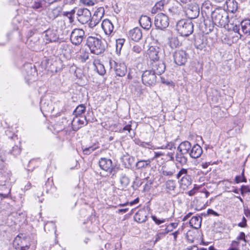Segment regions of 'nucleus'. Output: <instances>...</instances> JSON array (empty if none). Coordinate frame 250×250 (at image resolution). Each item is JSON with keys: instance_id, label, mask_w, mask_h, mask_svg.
Listing matches in <instances>:
<instances>
[{"instance_id": "obj_52", "label": "nucleus", "mask_w": 250, "mask_h": 250, "mask_svg": "<svg viewBox=\"0 0 250 250\" xmlns=\"http://www.w3.org/2000/svg\"><path fill=\"white\" fill-rule=\"evenodd\" d=\"M83 149V152L84 154L89 155L96 149V147L89 146Z\"/></svg>"}, {"instance_id": "obj_4", "label": "nucleus", "mask_w": 250, "mask_h": 250, "mask_svg": "<svg viewBox=\"0 0 250 250\" xmlns=\"http://www.w3.org/2000/svg\"><path fill=\"white\" fill-rule=\"evenodd\" d=\"M121 19L117 17H113L112 20L104 19L102 24V27L106 35H110L113 32L114 25L120 26Z\"/></svg>"}, {"instance_id": "obj_3", "label": "nucleus", "mask_w": 250, "mask_h": 250, "mask_svg": "<svg viewBox=\"0 0 250 250\" xmlns=\"http://www.w3.org/2000/svg\"><path fill=\"white\" fill-rule=\"evenodd\" d=\"M197 17H191L190 19H182L179 21L176 25V28L178 33L182 36H188L193 31V25L191 20Z\"/></svg>"}, {"instance_id": "obj_38", "label": "nucleus", "mask_w": 250, "mask_h": 250, "mask_svg": "<svg viewBox=\"0 0 250 250\" xmlns=\"http://www.w3.org/2000/svg\"><path fill=\"white\" fill-rule=\"evenodd\" d=\"M169 44L171 48H174L179 45L180 42L177 38L172 37L169 39Z\"/></svg>"}, {"instance_id": "obj_56", "label": "nucleus", "mask_w": 250, "mask_h": 250, "mask_svg": "<svg viewBox=\"0 0 250 250\" xmlns=\"http://www.w3.org/2000/svg\"><path fill=\"white\" fill-rule=\"evenodd\" d=\"M152 183H153V182L152 180H148L147 181L146 183L144 186V191H148L150 189Z\"/></svg>"}, {"instance_id": "obj_60", "label": "nucleus", "mask_w": 250, "mask_h": 250, "mask_svg": "<svg viewBox=\"0 0 250 250\" xmlns=\"http://www.w3.org/2000/svg\"><path fill=\"white\" fill-rule=\"evenodd\" d=\"M143 182L141 181V180L138 176H136L135 180L133 182V185L136 186L137 187H140Z\"/></svg>"}, {"instance_id": "obj_15", "label": "nucleus", "mask_w": 250, "mask_h": 250, "mask_svg": "<svg viewBox=\"0 0 250 250\" xmlns=\"http://www.w3.org/2000/svg\"><path fill=\"white\" fill-rule=\"evenodd\" d=\"M207 44V39L206 37L201 35L195 36L194 45L196 48L200 50L204 49Z\"/></svg>"}, {"instance_id": "obj_40", "label": "nucleus", "mask_w": 250, "mask_h": 250, "mask_svg": "<svg viewBox=\"0 0 250 250\" xmlns=\"http://www.w3.org/2000/svg\"><path fill=\"white\" fill-rule=\"evenodd\" d=\"M235 182L237 184L240 182H247V179L244 175V169L242 170L241 175H237L235 177Z\"/></svg>"}, {"instance_id": "obj_1", "label": "nucleus", "mask_w": 250, "mask_h": 250, "mask_svg": "<svg viewBox=\"0 0 250 250\" xmlns=\"http://www.w3.org/2000/svg\"><path fill=\"white\" fill-rule=\"evenodd\" d=\"M73 17H67L65 20H61L53 22V24L47 29H45L44 26L41 25V27H38L35 25L36 30L42 33H45V39L49 42H55L59 39V33L57 28L60 29L62 31V35H67L72 28L71 24L73 22Z\"/></svg>"}, {"instance_id": "obj_16", "label": "nucleus", "mask_w": 250, "mask_h": 250, "mask_svg": "<svg viewBox=\"0 0 250 250\" xmlns=\"http://www.w3.org/2000/svg\"><path fill=\"white\" fill-rule=\"evenodd\" d=\"M154 24L159 29L167 28L169 24L168 17H155Z\"/></svg>"}, {"instance_id": "obj_24", "label": "nucleus", "mask_w": 250, "mask_h": 250, "mask_svg": "<svg viewBox=\"0 0 250 250\" xmlns=\"http://www.w3.org/2000/svg\"><path fill=\"white\" fill-rule=\"evenodd\" d=\"M41 111L49 112L53 110L52 102L49 100L42 99L40 102Z\"/></svg>"}, {"instance_id": "obj_34", "label": "nucleus", "mask_w": 250, "mask_h": 250, "mask_svg": "<svg viewBox=\"0 0 250 250\" xmlns=\"http://www.w3.org/2000/svg\"><path fill=\"white\" fill-rule=\"evenodd\" d=\"M98 17H86L88 18L89 26L91 28H93L97 25L101 20L102 17L98 18Z\"/></svg>"}, {"instance_id": "obj_23", "label": "nucleus", "mask_w": 250, "mask_h": 250, "mask_svg": "<svg viewBox=\"0 0 250 250\" xmlns=\"http://www.w3.org/2000/svg\"><path fill=\"white\" fill-rule=\"evenodd\" d=\"M165 3V0H161L157 2L152 8V14H157L158 16L160 15H161L162 16H166L165 14L161 12L162 10L164 8Z\"/></svg>"}, {"instance_id": "obj_27", "label": "nucleus", "mask_w": 250, "mask_h": 250, "mask_svg": "<svg viewBox=\"0 0 250 250\" xmlns=\"http://www.w3.org/2000/svg\"><path fill=\"white\" fill-rule=\"evenodd\" d=\"M228 12L234 13L237 9V2L234 0H229L226 2Z\"/></svg>"}, {"instance_id": "obj_31", "label": "nucleus", "mask_w": 250, "mask_h": 250, "mask_svg": "<svg viewBox=\"0 0 250 250\" xmlns=\"http://www.w3.org/2000/svg\"><path fill=\"white\" fill-rule=\"evenodd\" d=\"M241 28L243 32L245 34H250V20H243L241 22Z\"/></svg>"}, {"instance_id": "obj_7", "label": "nucleus", "mask_w": 250, "mask_h": 250, "mask_svg": "<svg viewBox=\"0 0 250 250\" xmlns=\"http://www.w3.org/2000/svg\"><path fill=\"white\" fill-rule=\"evenodd\" d=\"M109 65L111 68H114L115 73L118 76L123 77L127 72V66L124 62H117L114 60H110Z\"/></svg>"}, {"instance_id": "obj_53", "label": "nucleus", "mask_w": 250, "mask_h": 250, "mask_svg": "<svg viewBox=\"0 0 250 250\" xmlns=\"http://www.w3.org/2000/svg\"><path fill=\"white\" fill-rule=\"evenodd\" d=\"M241 194L244 195L245 193L250 192V187L248 186L243 185L240 188Z\"/></svg>"}, {"instance_id": "obj_12", "label": "nucleus", "mask_w": 250, "mask_h": 250, "mask_svg": "<svg viewBox=\"0 0 250 250\" xmlns=\"http://www.w3.org/2000/svg\"><path fill=\"white\" fill-rule=\"evenodd\" d=\"M151 70L156 73L158 75H160L165 72L166 65L161 60L150 62L149 64Z\"/></svg>"}, {"instance_id": "obj_35", "label": "nucleus", "mask_w": 250, "mask_h": 250, "mask_svg": "<svg viewBox=\"0 0 250 250\" xmlns=\"http://www.w3.org/2000/svg\"><path fill=\"white\" fill-rule=\"evenodd\" d=\"M219 19H217V17H215V20H219V24L221 26L226 27V25H228L229 22V17H219Z\"/></svg>"}, {"instance_id": "obj_19", "label": "nucleus", "mask_w": 250, "mask_h": 250, "mask_svg": "<svg viewBox=\"0 0 250 250\" xmlns=\"http://www.w3.org/2000/svg\"><path fill=\"white\" fill-rule=\"evenodd\" d=\"M129 38L135 42H138L142 37V33L140 28L135 27L130 30L128 32Z\"/></svg>"}, {"instance_id": "obj_43", "label": "nucleus", "mask_w": 250, "mask_h": 250, "mask_svg": "<svg viewBox=\"0 0 250 250\" xmlns=\"http://www.w3.org/2000/svg\"><path fill=\"white\" fill-rule=\"evenodd\" d=\"M125 42V40L124 39H119L116 40V51L117 52L121 51Z\"/></svg>"}, {"instance_id": "obj_32", "label": "nucleus", "mask_w": 250, "mask_h": 250, "mask_svg": "<svg viewBox=\"0 0 250 250\" xmlns=\"http://www.w3.org/2000/svg\"><path fill=\"white\" fill-rule=\"evenodd\" d=\"M120 183L123 188H126L130 183L129 178L125 174L122 173L120 177Z\"/></svg>"}, {"instance_id": "obj_62", "label": "nucleus", "mask_w": 250, "mask_h": 250, "mask_svg": "<svg viewBox=\"0 0 250 250\" xmlns=\"http://www.w3.org/2000/svg\"><path fill=\"white\" fill-rule=\"evenodd\" d=\"M239 26H237L236 25H235V26H234L233 27V32H230V33H237L239 34V37H241L242 35H241V34L239 32Z\"/></svg>"}, {"instance_id": "obj_59", "label": "nucleus", "mask_w": 250, "mask_h": 250, "mask_svg": "<svg viewBox=\"0 0 250 250\" xmlns=\"http://www.w3.org/2000/svg\"><path fill=\"white\" fill-rule=\"evenodd\" d=\"M80 2L88 6H92L94 4V2L91 0H80Z\"/></svg>"}, {"instance_id": "obj_44", "label": "nucleus", "mask_w": 250, "mask_h": 250, "mask_svg": "<svg viewBox=\"0 0 250 250\" xmlns=\"http://www.w3.org/2000/svg\"><path fill=\"white\" fill-rule=\"evenodd\" d=\"M240 242L237 240L233 241L229 250H240Z\"/></svg>"}, {"instance_id": "obj_25", "label": "nucleus", "mask_w": 250, "mask_h": 250, "mask_svg": "<svg viewBox=\"0 0 250 250\" xmlns=\"http://www.w3.org/2000/svg\"><path fill=\"white\" fill-rule=\"evenodd\" d=\"M191 148V144L188 141H184L182 142L179 145L177 150L180 152L187 154H188Z\"/></svg>"}, {"instance_id": "obj_36", "label": "nucleus", "mask_w": 250, "mask_h": 250, "mask_svg": "<svg viewBox=\"0 0 250 250\" xmlns=\"http://www.w3.org/2000/svg\"><path fill=\"white\" fill-rule=\"evenodd\" d=\"M180 184L186 187L190 185L191 184V180L190 176L188 175L185 176H183L180 179Z\"/></svg>"}, {"instance_id": "obj_47", "label": "nucleus", "mask_w": 250, "mask_h": 250, "mask_svg": "<svg viewBox=\"0 0 250 250\" xmlns=\"http://www.w3.org/2000/svg\"><path fill=\"white\" fill-rule=\"evenodd\" d=\"M188 169L186 168H182L180 169V170L178 172V173L176 175V178L177 179H179L180 177H182L183 176H185L188 175Z\"/></svg>"}, {"instance_id": "obj_28", "label": "nucleus", "mask_w": 250, "mask_h": 250, "mask_svg": "<svg viewBox=\"0 0 250 250\" xmlns=\"http://www.w3.org/2000/svg\"><path fill=\"white\" fill-rule=\"evenodd\" d=\"M201 218L197 216H193L189 221L190 226L193 228L198 229L201 226Z\"/></svg>"}, {"instance_id": "obj_10", "label": "nucleus", "mask_w": 250, "mask_h": 250, "mask_svg": "<svg viewBox=\"0 0 250 250\" xmlns=\"http://www.w3.org/2000/svg\"><path fill=\"white\" fill-rule=\"evenodd\" d=\"M200 21V26L204 28V32L208 34L213 30L214 27L213 17H201Z\"/></svg>"}, {"instance_id": "obj_58", "label": "nucleus", "mask_w": 250, "mask_h": 250, "mask_svg": "<svg viewBox=\"0 0 250 250\" xmlns=\"http://www.w3.org/2000/svg\"><path fill=\"white\" fill-rule=\"evenodd\" d=\"M174 145L173 143L170 142L167 144V145H163L161 146V149H172V148L174 147Z\"/></svg>"}, {"instance_id": "obj_45", "label": "nucleus", "mask_w": 250, "mask_h": 250, "mask_svg": "<svg viewBox=\"0 0 250 250\" xmlns=\"http://www.w3.org/2000/svg\"><path fill=\"white\" fill-rule=\"evenodd\" d=\"M96 67L97 72L100 75H104L105 73V69L103 64L101 63H98Z\"/></svg>"}, {"instance_id": "obj_26", "label": "nucleus", "mask_w": 250, "mask_h": 250, "mask_svg": "<svg viewBox=\"0 0 250 250\" xmlns=\"http://www.w3.org/2000/svg\"><path fill=\"white\" fill-rule=\"evenodd\" d=\"M151 20L150 17H140L139 21L143 28L148 29L151 26Z\"/></svg>"}, {"instance_id": "obj_57", "label": "nucleus", "mask_w": 250, "mask_h": 250, "mask_svg": "<svg viewBox=\"0 0 250 250\" xmlns=\"http://www.w3.org/2000/svg\"><path fill=\"white\" fill-rule=\"evenodd\" d=\"M247 222V219L243 216L242 221L238 224V226L241 228H246L248 226Z\"/></svg>"}, {"instance_id": "obj_54", "label": "nucleus", "mask_w": 250, "mask_h": 250, "mask_svg": "<svg viewBox=\"0 0 250 250\" xmlns=\"http://www.w3.org/2000/svg\"><path fill=\"white\" fill-rule=\"evenodd\" d=\"M140 146H142V147H145V148H147L148 149H153V146L150 142H145L142 141Z\"/></svg>"}, {"instance_id": "obj_41", "label": "nucleus", "mask_w": 250, "mask_h": 250, "mask_svg": "<svg viewBox=\"0 0 250 250\" xmlns=\"http://www.w3.org/2000/svg\"><path fill=\"white\" fill-rule=\"evenodd\" d=\"M188 10L192 12V13H189L188 14H193L195 16H199V7L197 5L194 4L192 6H190L188 8Z\"/></svg>"}, {"instance_id": "obj_61", "label": "nucleus", "mask_w": 250, "mask_h": 250, "mask_svg": "<svg viewBox=\"0 0 250 250\" xmlns=\"http://www.w3.org/2000/svg\"><path fill=\"white\" fill-rule=\"evenodd\" d=\"M139 198H137L136 199L134 200L133 201L130 202V203L127 202L125 204H120V206H125V205H128V204H129L130 206H132L134 204L138 203L139 202Z\"/></svg>"}, {"instance_id": "obj_37", "label": "nucleus", "mask_w": 250, "mask_h": 250, "mask_svg": "<svg viewBox=\"0 0 250 250\" xmlns=\"http://www.w3.org/2000/svg\"><path fill=\"white\" fill-rule=\"evenodd\" d=\"M89 58V53L83 49L80 50V55L79 59L82 62H85Z\"/></svg>"}, {"instance_id": "obj_29", "label": "nucleus", "mask_w": 250, "mask_h": 250, "mask_svg": "<svg viewBox=\"0 0 250 250\" xmlns=\"http://www.w3.org/2000/svg\"><path fill=\"white\" fill-rule=\"evenodd\" d=\"M151 160L147 159L146 160H139L136 164V167L137 169H142L146 168L150 166Z\"/></svg>"}, {"instance_id": "obj_30", "label": "nucleus", "mask_w": 250, "mask_h": 250, "mask_svg": "<svg viewBox=\"0 0 250 250\" xmlns=\"http://www.w3.org/2000/svg\"><path fill=\"white\" fill-rule=\"evenodd\" d=\"M166 188L167 192L170 193L171 191H174L176 188V182L174 180H168L165 182Z\"/></svg>"}, {"instance_id": "obj_21", "label": "nucleus", "mask_w": 250, "mask_h": 250, "mask_svg": "<svg viewBox=\"0 0 250 250\" xmlns=\"http://www.w3.org/2000/svg\"><path fill=\"white\" fill-rule=\"evenodd\" d=\"M26 75L25 79L27 80H35V78L37 75V72L36 68L32 67L31 64H27L25 66Z\"/></svg>"}, {"instance_id": "obj_6", "label": "nucleus", "mask_w": 250, "mask_h": 250, "mask_svg": "<svg viewBox=\"0 0 250 250\" xmlns=\"http://www.w3.org/2000/svg\"><path fill=\"white\" fill-rule=\"evenodd\" d=\"M99 165L102 169L109 173L112 176L115 175L117 171L111 160L104 157L101 158L99 161Z\"/></svg>"}, {"instance_id": "obj_8", "label": "nucleus", "mask_w": 250, "mask_h": 250, "mask_svg": "<svg viewBox=\"0 0 250 250\" xmlns=\"http://www.w3.org/2000/svg\"><path fill=\"white\" fill-rule=\"evenodd\" d=\"M85 35V32L83 29L75 28L71 32L70 39L72 44L75 45H80Z\"/></svg>"}, {"instance_id": "obj_18", "label": "nucleus", "mask_w": 250, "mask_h": 250, "mask_svg": "<svg viewBox=\"0 0 250 250\" xmlns=\"http://www.w3.org/2000/svg\"><path fill=\"white\" fill-rule=\"evenodd\" d=\"M147 214L148 213L145 208L140 209L135 213L134 219L138 223H144L147 220Z\"/></svg>"}, {"instance_id": "obj_13", "label": "nucleus", "mask_w": 250, "mask_h": 250, "mask_svg": "<svg viewBox=\"0 0 250 250\" xmlns=\"http://www.w3.org/2000/svg\"><path fill=\"white\" fill-rule=\"evenodd\" d=\"M147 55L150 62L160 60L162 55L161 49L157 46H151L147 50Z\"/></svg>"}, {"instance_id": "obj_14", "label": "nucleus", "mask_w": 250, "mask_h": 250, "mask_svg": "<svg viewBox=\"0 0 250 250\" xmlns=\"http://www.w3.org/2000/svg\"><path fill=\"white\" fill-rule=\"evenodd\" d=\"M240 39L237 33H229L228 35H223L221 37L223 43L231 45L232 43H236Z\"/></svg>"}, {"instance_id": "obj_64", "label": "nucleus", "mask_w": 250, "mask_h": 250, "mask_svg": "<svg viewBox=\"0 0 250 250\" xmlns=\"http://www.w3.org/2000/svg\"><path fill=\"white\" fill-rule=\"evenodd\" d=\"M85 17H78V21L81 22L82 24L86 23L88 21V18H87L85 20H84L83 19Z\"/></svg>"}, {"instance_id": "obj_39", "label": "nucleus", "mask_w": 250, "mask_h": 250, "mask_svg": "<svg viewBox=\"0 0 250 250\" xmlns=\"http://www.w3.org/2000/svg\"><path fill=\"white\" fill-rule=\"evenodd\" d=\"M249 236V234L246 235L244 232H240L239 235L237 236L236 240L238 241H243L245 242L246 243L248 241V238Z\"/></svg>"}, {"instance_id": "obj_50", "label": "nucleus", "mask_w": 250, "mask_h": 250, "mask_svg": "<svg viewBox=\"0 0 250 250\" xmlns=\"http://www.w3.org/2000/svg\"><path fill=\"white\" fill-rule=\"evenodd\" d=\"M104 7H100L97 8L93 16H104Z\"/></svg>"}, {"instance_id": "obj_17", "label": "nucleus", "mask_w": 250, "mask_h": 250, "mask_svg": "<svg viewBox=\"0 0 250 250\" xmlns=\"http://www.w3.org/2000/svg\"><path fill=\"white\" fill-rule=\"evenodd\" d=\"M186 154L178 151L176 152L175 155V162L177 168L179 166L183 167L187 165L188 158L185 156Z\"/></svg>"}, {"instance_id": "obj_46", "label": "nucleus", "mask_w": 250, "mask_h": 250, "mask_svg": "<svg viewBox=\"0 0 250 250\" xmlns=\"http://www.w3.org/2000/svg\"><path fill=\"white\" fill-rule=\"evenodd\" d=\"M31 7L38 11H41L42 9V7L40 1H35L32 4Z\"/></svg>"}, {"instance_id": "obj_55", "label": "nucleus", "mask_w": 250, "mask_h": 250, "mask_svg": "<svg viewBox=\"0 0 250 250\" xmlns=\"http://www.w3.org/2000/svg\"><path fill=\"white\" fill-rule=\"evenodd\" d=\"M151 218L152 219V220L155 222V224L159 225H160L164 222H165L166 221V219H158L157 217L155 216V215H152L151 216Z\"/></svg>"}, {"instance_id": "obj_42", "label": "nucleus", "mask_w": 250, "mask_h": 250, "mask_svg": "<svg viewBox=\"0 0 250 250\" xmlns=\"http://www.w3.org/2000/svg\"><path fill=\"white\" fill-rule=\"evenodd\" d=\"M178 226V223L174 222V223H171L168 225H167L165 229V233H168L169 232L172 231L173 229H175Z\"/></svg>"}, {"instance_id": "obj_63", "label": "nucleus", "mask_w": 250, "mask_h": 250, "mask_svg": "<svg viewBox=\"0 0 250 250\" xmlns=\"http://www.w3.org/2000/svg\"><path fill=\"white\" fill-rule=\"evenodd\" d=\"M207 213L208 215H213L215 216H218L219 215V214L217 212H216V211H214L213 209H210V208L208 209Z\"/></svg>"}, {"instance_id": "obj_5", "label": "nucleus", "mask_w": 250, "mask_h": 250, "mask_svg": "<svg viewBox=\"0 0 250 250\" xmlns=\"http://www.w3.org/2000/svg\"><path fill=\"white\" fill-rule=\"evenodd\" d=\"M157 74L152 70H146L142 75L143 83L147 86H153L156 84Z\"/></svg>"}, {"instance_id": "obj_33", "label": "nucleus", "mask_w": 250, "mask_h": 250, "mask_svg": "<svg viewBox=\"0 0 250 250\" xmlns=\"http://www.w3.org/2000/svg\"><path fill=\"white\" fill-rule=\"evenodd\" d=\"M85 106L84 104H81L77 106L76 109L73 111V115L77 117L81 116L83 113L85 111Z\"/></svg>"}, {"instance_id": "obj_9", "label": "nucleus", "mask_w": 250, "mask_h": 250, "mask_svg": "<svg viewBox=\"0 0 250 250\" xmlns=\"http://www.w3.org/2000/svg\"><path fill=\"white\" fill-rule=\"evenodd\" d=\"M13 246L17 250H27L30 244L26 238L19 235L13 241Z\"/></svg>"}, {"instance_id": "obj_20", "label": "nucleus", "mask_w": 250, "mask_h": 250, "mask_svg": "<svg viewBox=\"0 0 250 250\" xmlns=\"http://www.w3.org/2000/svg\"><path fill=\"white\" fill-rule=\"evenodd\" d=\"M203 153V150L200 146L198 144L193 145L188 153L190 157L196 159L200 157Z\"/></svg>"}, {"instance_id": "obj_49", "label": "nucleus", "mask_w": 250, "mask_h": 250, "mask_svg": "<svg viewBox=\"0 0 250 250\" xmlns=\"http://www.w3.org/2000/svg\"><path fill=\"white\" fill-rule=\"evenodd\" d=\"M162 172L164 176H172L174 174L175 170L164 168L162 169Z\"/></svg>"}, {"instance_id": "obj_22", "label": "nucleus", "mask_w": 250, "mask_h": 250, "mask_svg": "<svg viewBox=\"0 0 250 250\" xmlns=\"http://www.w3.org/2000/svg\"><path fill=\"white\" fill-rule=\"evenodd\" d=\"M77 11V16H91V13L90 10L87 8H75L72 10L70 12H66L64 14V15L68 14L73 15Z\"/></svg>"}, {"instance_id": "obj_2", "label": "nucleus", "mask_w": 250, "mask_h": 250, "mask_svg": "<svg viewBox=\"0 0 250 250\" xmlns=\"http://www.w3.org/2000/svg\"><path fill=\"white\" fill-rule=\"evenodd\" d=\"M86 45L89 47L91 53L99 55L105 50V45L101 39L89 36L86 40Z\"/></svg>"}, {"instance_id": "obj_11", "label": "nucleus", "mask_w": 250, "mask_h": 250, "mask_svg": "<svg viewBox=\"0 0 250 250\" xmlns=\"http://www.w3.org/2000/svg\"><path fill=\"white\" fill-rule=\"evenodd\" d=\"M175 63L178 65H184L187 61L188 54L184 50H177L173 55Z\"/></svg>"}, {"instance_id": "obj_51", "label": "nucleus", "mask_w": 250, "mask_h": 250, "mask_svg": "<svg viewBox=\"0 0 250 250\" xmlns=\"http://www.w3.org/2000/svg\"><path fill=\"white\" fill-rule=\"evenodd\" d=\"M132 50L133 53L139 54L142 52V48L141 46L139 45H135L132 47Z\"/></svg>"}, {"instance_id": "obj_48", "label": "nucleus", "mask_w": 250, "mask_h": 250, "mask_svg": "<svg viewBox=\"0 0 250 250\" xmlns=\"http://www.w3.org/2000/svg\"><path fill=\"white\" fill-rule=\"evenodd\" d=\"M123 160L125 161V160H126L128 162V164H125V167H130L131 166L132 163H133V158L132 157H131V156H125L124 158H123Z\"/></svg>"}]
</instances>
